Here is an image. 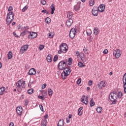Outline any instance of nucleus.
<instances>
[{"label": "nucleus", "instance_id": "f257e3e1", "mask_svg": "<svg viewBox=\"0 0 126 126\" xmlns=\"http://www.w3.org/2000/svg\"><path fill=\"white\" fill-rule=\"evenodd\" d=\"M123 97V93L121 92H114L110 94L109 96V99L112 102L111 105H115V104H117V99H121Z\"/></svg>", "mask_w": 126, "mask_h": 126}, {"label": "nucleus", "instance_id": "f03ea898", "mask_svg": "<svg viewBox=\"0 0 126 126\" xmlns=\"http://www.w3.org/2000/svg\"><path fill=\"white\" fill-rule=\"evenodd\" d=\"M13 8L12 6H10L8 9V11L9 13L7 14L6 22L7 24H10L12 21H13V19H14V14L13 12H11V10H13Z\"/></svg>", "mask_w": 126, "mask_h": 126}, {"label": "nucleus", "instance_id": "7ed1b4c3", "mask_svg": "<svg viewBox=\"0 0 126 126\" xmlns=\"http://www.w3.org/2000/svg\"><path fill=\"white\" fill-rule=\"evenodd\" d=\"M25 81L21 79L17 82L16 85V89L18 92H21L22 91V89L25 88Z\"/></svg>", "mask_w": 126, "mask_h": 126}, {"label": "nucleus", "instance_id": "20e7f679", "mask_svg": "<svg viewBox=\"0 0 126 126\" xmlns=\"http://www.w3.org/2000/svg\"><path fill=\"white\" fill-rule=\"evenodd\" d=\"M71 71L70 70V69H69V68H65L63 69V72H62V78L63 79H65V78H66V77L68 76V75L70 74Z\"/></svg>", "mask_w": 126, "mask_h": 126}, {"label": "nucleus", "instance_id": "39448f33", "mask_svg": "<svg viewBox=\"0 0 126 126\" xmlns=\"http://www.w3.org/2000/svg\"><path fill=\"white\" fill-rule=\"evenodd\" d=\"M113 56H115L116 59H119L122 56V50L121 49H116L113 52Z\"/></svg>", "mask_w": 126, "mask_h": 126}, {"label": "nucleus", "instance_id": "423d86ee", "mask_svg": "<svg viewBox=\"0 0 126 126\" xmlns=\"http://www.w3.org/2000/svg\"><path fill=\"white\" fill-rule=\"evenodd\" d=\"M68 49L67 45L65 43L62 44L60 46V50L62 51V53H66Z\"/></svg>", "mask_w": 126, "mask_h": 126}, {"label": "nucleus", "instance_id": "0eeeda50", "mask_svg": "<svg viewBox=\"0 0 126 126\" xmlns=\"http://www.w3.org/2000/svg\"><path fill=\"white\" fill-rule=\"evenodd\" d=\"M58 67L60 70H63L65 68V62L63 61L60 62L58 65Z\"/></svg>", "mask_w": 126, "mask_h": 126}, {"label": "nucleus", "instance_id": "6e6552de", "mask_svg": "<svg viewBox=\"0 0 126 126\" xmlns=\"http://www.w3.org/2000/svg\"><path fill=\"white\" fill-rule=\"evenodd\" d=\"M88 99H89L88 95L85 96V95H83L81 98V102L84 103L85 105H87L88 104Z\"/></svg>", "mask_w": 126, "mask_h": 126}, {"label": "nucleus", "instance_id": "1a4fd4ad", "mask_svg": "<svg viewBox=\"0 0 126 126\" xmlns=\"http://www.w3.org/2000/svg\"><path fill=\"white\" fill-rule=\"evenodd\" d=\"M76 34V30L74 28H72L71 29L69 32V37L71 39H73L74 37H75V35Z\"/></svg>", "mask_w": 126, "mask_h": 126}, {"label": "nucleus", "instance_id": "9d476101", "mask_svg": "<svg viewBox=\"0 0 126 126\" xmlns=\"http://www.w3.org/2000/svg\"><path fill=\"white\" fill-rule=\"evenodd\" d=\"M107 83L105 81H101L98 84V87L99 89H103L106 87Z\"/></svg>", "mask_w": 126, "mask_h": 126}, {"label": "nucleus", "instance_id": "9b49d317", "mask_svg": "<svg viewBox=\"0 0 126 126\" xmlns=\"http://www.w3.org/2000/svg\"><path fill=\"white\" fill-rule=\"evenodd\" d=\"M16 113L18 116H21L22 112H23V109L22 107L18 106L16 108Z\"/></svg>", "mask_w": 126, "mask_h": 126}, {"label": "nucleus", "instance_id": "f8f14e48", "mask_svg": "<svg viewBox=\"0 0 126 126\" xmlns=\"http://www.w3.org/2000/svg\"><path fill=\"white\" fill-rule=\"evenodd\" d=\"M98 7L97 6H94L93 8L92 13L94 16H97L98 14Z\"/></svg>", "mask_w": 126, "mask_h": 126}, {"label": "nucleus", "instance_id": "ddd939ff", "mask_svg": "<svg viewBox=\"0 0 126 126\" xmlns=\"http://www.w3.org/2000/svg\"><path fill=\"white\" fill-rule=\"evenodd\" d=\"M28 50V45H24L21 48L20 53V54H21V55H22V54H24V53H25V52H26V51H27Z\"/></svg>", "mask_w": 126, "mask_h": 126}, {"label": "nucleus", "instance_id": "4468645a", "mask_svg": "<svg viewBox=\"0 0 126 126\" xmlns=\"http://www.w3.org/2000/svg\"><path fill=\"white\" fill-rule=\"evenodd\" d=\"M30 35L28 36L29 39H35L37 36V34L34 32H29Z\"/></svg>", "mask_w": 126, "mask_h": 126}, {"label": "nucleus", "instance_id": "2eb2a0df", "mask_svg": "<svg viewBox=\"0 0 126 126\" xmlns=\"http://www.w3.org/2000/svg\"><path fill=\"white\" fill-rule=\"evenodd\" d=\"M123 82L124 84V93L126 94V73L123 75Z\"/></svg>", "mask_w": 126, "mask_h": 126}, {"label": "nucleus", "instance_id": "dca6fc26", "mask_svg": "<svg viewBox=\"0 0 126 126\" xmlns=\"http://www.w3.org/2000/svg\"><path fill=\"white\" fill-rule=\"evenodd\" d=\"M97 9L99 12H103L105 10V5L104 4H101L99 5L98 7H97Z\"/></svg>", "mask_w": 126, "mask_h": 126}, {"label": "nucleus", "instance_id": "f3484780", "mask_svg": "<svg viewBox=\"0 0 126 126\" xmlns=\"http://www.w3.org/2000/svg\"><path fill=\"white\" fill-rule=\"evenodd\" d=\"M72 23H73V20L72 19H69L66 22V24L67 27H70V26L72 25Z\"/></svg>", "mask_w": 126, "mask_h": 126}, {"label": "nucleus", "instance_id": "a211bd4d", "mask_svg": "<svg viewBox=\"0 0 126 126\" xmlns=\"http://www.w3.org/2000/svg\"><path fill=\"white\" fill-rule=\"evenodd\" d=\"M29 75H34L36 74V70H35L33 68L30 69L29 71Z\"/></svg>", "mask_w": 126, "mask_h": 126}, {"label": "nucleus", "instance_id": "6ab92c4d", "mask_svg": "<svg viewBox=\"0 0 126 126\" xmlns=\"http://www.w3.org/2000/svg\"><path fill=\"white\" fill-rule=\"evenodd\" d=\"M74 9L75 11H78L80 9V3H77L76 5L74 6Z\"/></svg>", "mask_w": 126, "mask_h": 126}, {"label": "nucleus", "instance_id": "aec40b11", "mask_svg": "<svg viewBox=\"0 0 126 126\" xmlns=\"http://www.w3.org/2000/svg\"><path fill=\"white\" fill-rule=\"evenodd\" d=\"M64 125V120H63V119H61L58 124H57V126H63Z\"/></svg>", "mask_w": 126, "mask_h": 126}, {"label": "nucleus", "instance_id": "412c9836", "mask_svg": "<svg viewBox=\"0 0 126 126\" xmlns=\"http://www.w3.org/2000/svg\"><path fill=\"white\" fill-rule=\"evenodd\" d=\"M4 91H5V87H2L0 88V96H1V95H3V94H4Z\"/></svg>", "mask_w": 126, "mask_h": 126}, {"label": "nucleus", "instance_id": "4be33fe9", "mask_svg": "<svg viewBox=\"0 0 126 126\" xmlns=\"http://www.w3.org/2000/svg\"><path fill=\"white\" fill-rule=\"evenodd\" d=\"M80 59L82 61V62H83V63H87V58L85 57H84V53H83V55H82V56H81Z\"/></svg>", "mask_w": 126, "mask_h": 126}, {"label": "nucleus", "instance_id": "5701e85b", "mask_svg": "<svg viewBox=\"0 0 126 126\" xmlns=\"http://www.w3.org/2000/svg\"><path fill=\"white\" fill-rule=\"evenodd\" d=\"M75 56H76V57H77V58H81V57H82V56H83V53H79V52L76 51L75 52Z\"/></svg>", "mask_w": 126, "mask_h": 126}, {"label": "nucleus", "instance_id": "b1692460", "mask_svg": "<svg viewBox=\"0 0 126 126\" xmlns=\"http://www.w3.org/2000/svg\"><path fill=\"white\" fill-rule=\"evenodd\" d=\"M94 35H98L99 33V29L97 27L94 28Z\"/></svg>", "mask_w": 126, "mask_h": 126}, {"label": "nucleus", "instance_id": "393cba45", "mask_svg": "<svg viewBox=\"0 0 126 126\" xmlns=\"http://www.w3.org/2000/svg\"><path fill=\"white\" fill-rule=\"evenodd\" d=\"M50 8L51 9V14H54V12H55V4H52L50 6Z\"/></svg>", "mask_w": 126, "mask_h": 126}, {"label": "nucleus", "instance_id": "a878e982", "mask_svg": "<svg viewBox=\"0 0 126 126\" xmlns=\"http://www.w3.org/2000/svg\"><path fill=\"white\" fill-rule=\"evenodd\" d=\"M41 126H47V120L43 119L42 120Z\"/></svg>", "mask_w": 126, "mask_h": 126}, {"label": "nucleus", "instance_id": "bb28decb", "mask_svg": "<svg viewBox=\"0 0 126 126\" xmlns=\"http://www.w3.org/2000/svg\"><path fill=\"white\" fill-rule=\"evenodd\" d=\"M86 33H87V36H90L91 34H92V31H91V29H87Z\"/></svg>", "mask_w": 126, "mask_h": 126}, {"label": "nucleus", "instance_id": "cd10ccee", "mask_svg": "<svg viewBox=\"0 0 126 126\" xmlns=\"http://www.w3.org/2000/svg\"><path fill=\"white\" fill-rule=\"evenodd\" d=\"M67 17L69 19H71V18H72V12L69 11L67 13Z\"/></svg>", "mask_w": 126, "mask_h": 126}, {"label": "nucleus", "instance_id": "c85d7f7f", "mask_svg": "<svg viewBox=\"0 0 126 126\" xmlns=\"http://www.w3.org/2000/svg\"><path fill=\"white\" fill-rule=\"evenodd\" d=\"M8 60H10V59H12V52L11 51H9L7 54Z\"/></svg>", "mask_w": 126, "mask_h": 126}, {"label": "nucleus", "instance_id": "c756f323", "mask_svg": "<svg viewBox=\"0 0 126 126\" xmlns=\"http://www.w3.org/2000/svg\"><path fill=\"white\" fill-rule=\"evenodd\" d=\"M46 60L48 63H51V62H52V57H51V55L49 54L47 56Z\"/></svg>", "mask_w": 126, "mask_h": 126}, {"label": "nucleus", "instance_id": "7c9ffc66", "mask_svg": "<svg viewBox=\"0 0 126 126\" xmlns=\"http://www.w3.org/2000/svg\"><path fill=\"white\" fill-rule=\"evenodd\" d=\"M102 111H103V108H102V107H98L96 108V112L97 113H101Z\"/></svg>", "mask_w": 126, "mask_h": 126}, {"label": "nucleus", "instance_id": "2f4dec72", "mask_svg": "<svg viewBox=\"0 0 126 126\" xmlns=\"http://www.w3.org/2000/svg\"><path fill=\"white\" fill-rule=\"evenodd\" d=\"M95 4V1L94 0H90L89 1V5L90 6H93Z\"/></svg>", "mask_w": 126, "mask_h": 126}, {"label": "nucleus", "instance_id": "473e14b6", "mask_svg": "<svg viewBox=\"0 0 126 126\" xmlns=\"http://www.w3.org/2000/svg\"><path fill=\"white\" fill-rule=\"evenodd\" d=\"M90 105L91 107H93L95 105V102L94 100H93V98H92L90 102Z\"/></svg>", "mask_w": 126, "mask_h": 126}, {"label": "nucleus", "instance_id": "72a5a7b5", "mask_svg": "<svg viewBox=\"0 0 126 126\" xmlns=\"http://www.w3.org/2000/svg\"><path fill=\"white\" fill-rule=\"evenodd\" d=\"M48 93L49 96H52V95H53V90H52L51 89H48Z\"/></svg>", "mask_w": 126, "mask_h": 126}, {"label": "nucleus", "instance_id": "f704fd0d", "mask_svg": "<svg viewBox=\"0 0 126 126\" xmlns=\"http://www.w3.org/2000/svg\"><path fill=\"white\" fill-rule=\"evenodd\" d=\"M83 52H84L85 54H86L87 55H88V54H89V53L88 52V49H87V47L84 48Z\"/></svg>", "mask_w": 126, "mask_h": 126}, {"label": "nucleus", "instance_id": "c9c22d12", "mask_svg": "<svg viewBox=\"0 0 126 126\" xmlns=\"http://www.w3.org/2000/svg\"><path fill=\"white\" fill-rule=\"evenodd\" d=\"M45 22L47 24L51 23V19L49 17H47L45 19Z\"/></svg>", "mask_w": 126, "mask_h": 126}, {"label": "nucleus", "instance_id": "e433bc0d", "mask_svg": "<svg viewBox=\"0 0 126 126\" xmlns=\"http://www.w3.org/2000/svg\"><path fill=\"white\" fill-rule=\"evenodd\" d=\"M33 91H34V90H33V89H31L28 90L27 92L28 94H32Z\"/></svg>", "mask_w": 126, "mask_h": 126}, {"label": "nucleus", "instance_id": "4c0bfd02", "mask_svg": "<svg viewBox=\"0 0 126 126\" xmlns=\"http://www.w3.org/2000/svg\"><path fill=\"white\" fill-rule=\"evenodd\" d=\"M59 59L58 55H55L54 57L53 61L54 62H57Z\"/></svg>", "mask_w": 126, "mask_h": 126}, {"label": "nucleus", "instance_id": "58836bf2", "mask_svg": "<svg viewBox=\"0 0 126 126\" xmlns=\"http://www.w3.org/2000/svg\"><path fill=\"white\" fill-rule=\"evenodd\" d=\"M28 29H29V27H28V26L24 27L21 28L22 31L28 30Z\"/></svg>", "mask_w": 126, "mask_h": 126}, {"label": "nucleus", "instance_id": "ea45409f", "mask_svg": "<svg viewBox=\"0 0 126 126\" xmlns=\"http://www.w3.org/2000/svg\"><path fill=\"white\" fill-rule=\"evenodd\" d=\"M40 2L43 5H45L46 3H47V1L45 0H40Z\"/></svg>", "mask_w": 126, "mask_h": 126}, {"label": "nucleus", "instance_id": "a19ab883", "mask_svg": "<svg viewBox=\"0 0 126 126\" xmlns=\"http://www.w3.org/2000/svg\"><path fill=\"white\" fill-rule=\"evenodd\" d=\"M68 64H71V63H72V59L71 58H68Z\"/></svg>", "mask_w": 126, "mask_h": 126}, {"label": "nucleus", "instance_id": "79ce46f5", "mask_svg": "<svg viewBox=\"0 0 126 126\" xmlns=\"http://www.w3.org/2000/svg\"><path fill=\"white\" fill-rule=\"evenodd\" d=\"M38 98L39 99H40L41 100H42V101H44V100H45V97L42 95H38Z\"/></svg>", "mask_w": 126, "mask_h": 126}, {"label": "nucleus", "instance_id": "37998d69", "mask_svg": "<svg viewBox=\"0 0 126 126\" xmlns=\"http://www.w3.org/2000/svg\"><path fill=\"white\" fill-rule=\"evenodd\" d=\"M28 9V7L27 6H25L23 9H22V11L23 12H24L26 11Z\"/></svg>", "mask_w": 126, "mask_h": 126}, {"label": "nucleus", "instance_id": "c03bdc74", "mask_svg": "<svg viewBox=\"0 0 126 126\" xmlns=\"http://www.w3.org/2000/svg\"><path fill=\"white\" fill-rule=\"evenodd\" d=\"M44 48H45V46H44V45H39L38 49H39V51H42V50H43Z\"/></svg>", "mask_w": 126, "mask_h": 126}, {"label": "nucleus", "instance_id": "a18cd8bd", "mask_svg": "<svg viewBox=\"0 0 126 126\" xmlns=\"http://www.w3.org/2000/svg\"><path fill=\"white\" fill-rule=\"evenodd\" d=\"M24 102L25 106H27V105H28L29 103V101H28V100L26 99L24 100Z\"/></svg>", "mask_w": 126, "mask_h": 126}, {"label": "nucleus", "instance_id": "49530a36", "mask_svg": "<svg viewBox=\"0 0 126 126\" xmlns=\"http://www.w3.org/2000/svg\"><path fill=\"white\" fill-rule=\"evenodd\" d=\"M41 12H42V13H46V14H49V11H48L47 10H42L41 11Z\"/></svg>", "mask_w": 126, "mask_h": 126}, {"label": "nucleus", "instance_id": "de8ad7c7", "mask_svg": "<svg viewBox=\"0 0 126 126\" xmlns=\"http://www.w3.org/2000/svg\"><path fill=\"white\" fill-rule=\"evenodd\" d=\"M93 83V81H92V80H90V81H89L88 84L89 85V86H91V85H92Z\"/></svg>", "mask_w": 126, "mask_h": 126}, {"label": "nucleus", "instance_id": "09e8293b", "mask_svg": "<svg viewBox=\"0 0 126 126\" xmlns=\"http://www.w3.org/2000/svg\"><path fill=\"white\" fill-rule=\"evenodd\" d=\"M78 65V66H79L80 67H82V66H83V63L81 62H79Z\"/></svg>", "mask_w": 126, "mask_h": 126}, {"label": "nucleus", "instance_id": "8fccbe9b", "mask_svg": "<svg viewBox=\"0 0 126 126\" xmlns=\"http://www.w3.org/2000/svg\"><path fill=\"white\" fill-rule=\"evenodd\" d=\"M81 83V78H79L77 81V84H80Z\"/></svg>", "mask_w": 126, "mask_h": 126}, {"label": "nucleus", "instance_id": "3c124183", "mask_svg": "<svg viewBox=\"0 0 126 126\" xmlns=\"http://www.w3.org/2000/svg\"><path fill=\"white\" fill-rule=\"evenodd\" d=\"M39 108L42 112H44V108H43V105L40 104Z\"/></svg>", "mask_w": 126, "mask_h": 126}, {"label": "nucleus", "instance_id": "603ef678", "mask_svg": "<svg viewBox=\"0 0 126 126\" xmlns=\"http://www.w3.org/2000/svg\"><path fill=\"white\" fill-rule=\"evenodd\" d=\"M103 54H104L105 55H107V54H108V49H105L103 51Z\"/></svg>", "mask_w": 126, "mask_h": 126}, {"label": "nucleus", "instance_id": "864d4df0", "mask_svg": "<svg viewBox=\"0 0 126 126\" xmlns=\"http://www.w3.org/2000/svg\"><path fill=\"white\" fill-rule=\"evenodd\" d=\"M48 36L49 37V38H53V35H52V33H49L48 34Z\"/></svg>", "mask_w": 126, "mask_h": 126}, {"label": "nucleus", "instance_id": "5fc2aeb1", "mask_svg": "<svg viewBox=\"0 0 126 126\" xmlns=\"http://www.w3.org/2000/svg\"><path fill=\"white\" fill-rule=\"evenodd\" d=\"M46 84H43L41 87L42 89H45V88H46Z\"/></svg>", "mask_w": 126, "mask_h": 126}, {"label": "nucleus", "instance_id": "6e6d98bb", "mask_svg": "<svg viewBox=\"0 0 126 126\" xmlns=\"http://www.w3.org/2000/svg\"><path fill=\"white\" fill-rule=\"evenodd\" d=\"M25 35H26L25 32H23L21 33V36H25Z\"/></svg>", "mask_w": 126, "mask_h": 126}, {"label": "nucleus", "instance_id": "4d7b16f0", "mask_svg": "<svg viewBox=\"0 0 126 126\" xmlns=\"http://www.w3.org/2000/svg\"><path fill=\"white\" fill-rule=\"evenodd\" d=\"M83 109V107H80L78 110V112H81V111H82Z\"/></svg>", "mask_w": 126, "mask_h": 126}, {"label": "nucleus", "instance_id": "13d9d810", "mask_svg": "<svg viewBox=\"0 0 126 126\" xmlns=\"http://www.w3.org/2000/svg\"><path fill=\"white\" fill-rule=\"evenodd\" d=\"M23 32H25L26 34H27L28 33H29V32L27 31V30H23Z\"/></svg>", "mask_w": 126, "mask_h": 126}, {"label": "nucleus", "instance_id": "bf43d9fd", "mask_svg": "<svg viewBox=\"0 0 126 126\" xmlns=\"http://www.w3.org/2000/svg\"><path fill=\"white\" fill-rule=\"evenodd\" d=\"M9 126H14V124H13V123H12V122H11L9 124Z\"/></svg>", "mask_w": 126, "mask_h": 126}, {"label": "nucleus", "instance_id": "052dcab7", "mask_svg": "<svg viewBox=\"0 0 126 126\" xmlns=\"http://www.w3.org/2000/svg\"><path fill=\"white\" fill-rule=\"evenodd\" d=\"M17 29H18L19 30L20 29L21 30V28H21V26H20V25H19V26H18L17 27Z\"/></svg>", "mask_w": 126, "mask_h": 126}, {"label": "nucleus", "instance_id": "680f3d73", "mask_svg": "<svg viewBox=\"0 0 126 126\" xmlns=\"http://www.w3.org/2000/svg\"><path fill=\"white\" fill-rule=\"evenodd\" d=\"M83 113L82 111H78V115L81 116L82 115Z\"/></svg>", "mask_w": 126, "mask_h": 126}, {"label": "nucleus", "instance_id": "e2e57ef3", "mask_svg": "<svg viewBox=\"0 0 126 126\" xmlns=\"http://www.w3.org/2000/svg\"><path fill=\"white\" fill-rule=\"evenodd\" d=\"M13 35L15 37H16L17 38L18 37V35L15 33V32H13Z\"/></svg>", "mask_w": 126, "mask_h": 126}, {"label": "nucleus", "instance_id": "0e129e2a", "mask_svg": "<svg viewBox=\"0 0 126 126\" xmlns=\"http://www.w3.org/2000/svg\"><path fill=\"white\" fill-rule=\"evenodd\" d=\"M44 118L45 119H48V114L45 115L44 116Z\"/></svg>", "mask_w": 126, "mask_h": 126}, {"label": "nucleus", "instance_id": "69168bd1", "mask_svg": "<svg viewBox=\"0 0 126 126\" xmlns=\"http://www.w3.org/2000/svg\"><path fill=\"white\" fill-rule=\"evenodd\" d=\"M68 118L69 119H71V118H72V115L71 114L69 115Z\"/></svg>", "mask_w": 126, "mask_h": 126}, {"label": "nucleus", "instance_id": "338daca9", "mask_svg": "<svg viewBox=\"0 0 126 126\" xmlns=\"http://www.w3.org/2000/svg\"><path fill=\"white\" fill-rule=\"evenodd\" d=\"M62 53H63V51L61 50L58 51V54H62Z\"/></svg>", "mask_w": 126, "mask_h": 126}, {"label": "nucleus", "instance_id": "774afa93", "mask_svg": "<svg viewBox=\"0 0 126 126\" xmlns=\"http://www.w3.org/2000/svg\"><path fill=\"white\" fill-rule=\"evenodd\" d=\"M70 121H69V120L66 119V123H67L68 124V123H70Z\"/></svg>", "mask_w": 126, "mask_h": 126}]
</instances>
